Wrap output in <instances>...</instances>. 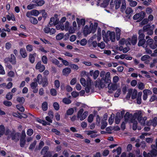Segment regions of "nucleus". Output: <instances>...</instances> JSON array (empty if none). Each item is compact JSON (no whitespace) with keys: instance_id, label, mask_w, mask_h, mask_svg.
I'll use <instances>...</instances> for the list:
<instances>
[{"instance_id":"obj_1","label":"nucleus","mask_w":157,"mask_h":157,"mask_svg":"<svg viewBox=\"0 0 157 157\" xmlns=\"http://www.w3.org/2000/svg\"><path fill=\"white\" fill-rule=\"evenodd\" d=\"M49 147L48 146H44L41 150L40 154L43 155V157H51L52 154L51 151H48Z\"/></svg>"},{"instance_id":"obj_2","label":"nucleus","mask_w":157,"mask_h":157,"mask_svg":"<svg viewBox=\"0 0 157 157\" xmlns=\"http://www.w3.org/2000/svg\"><path fill=\"white\" fill-rule=\"evenodd\" d=\"M146 14L144 12L142 11L134 15L133 17V19L136 20L139 19L138 21H142L144 17Z\"/></svg>"},{"instance_id":"obj_3","label":"nucleus","mask_w":157,"mask_h":157,"mask_svg":"<svg viewBox=\"0 0 157 157\" xmlns=\"http://www.w3.org/2000/svg\"><path fill=\"white\" fill-rule=\"evenodd\" d=\"M107 34H109L108 36V39L106 41H109L111 40L112 42H114L115 40V33L114 32H110L109 31H107Z\"/></svg>"},{"instance_id":"obj_4","label":"nucleus","mask_w":157,"mask_h":157,"mask_svg":"<svg viewBox=\"0 0 157 157\" xmlns=\"http://www.w3.org/2000/svg\"><path fill=\"white\" fill-rule=\"evenodd\" d=\"M146 44L149 45V47L151 49H154L156 48V46L155 44V42L154 43V40L152 39H149L146 41Z\"/></svg>"},{"instance_id":"obj_5","label":"nucleus","mask_w":157,"mask_h":157,"mask_svg":"<svg viewBox=\"0 0 157 157\" xmlns=\"http://www.w3.org/2000/svg\"><path fill=\"white\" fill-rule=\"evenodd\" d=\"M36 69L38 70L40 72H42L44 71L45 67L44 65L41 64V61H40L36 64Z\"/></svg>"},{"instance_id":"obj_6","label":"nucleus","mask_w":157,"mask_h":157,"mask_svg":"<svg viewBox=\"0 0 157 157\" xmlns=\"http://www.w3.org/2000/svg\"><path fill=\"white\" fill-rule=\"evenodd\" d=\"M124 117V121L126 123H127L128 121L131 122L133 120L132 114L130 113L129 112H126Z\"/></svg>"},{"instance_id":"obj_7","label":"nucleus","mask_w":157,"mask_h":157,"mask_svg":"<svg viewBox=\"0 0 157 157\" xmlns=\"http://www.w3.org/2000/svg\"><path fill=\"white\" fill-rule=\"evenodd\" d=\"M142 114L140 110L137 111L136 112L132 115L133 119L134 120L137 119L138 121L142 118Z\"/></svg>"},{"instance_id":"obj_8","label":"nucleus","mask_w":157,"mask_h":157,"mask_svg":"<svg viewBox=\"0 0 157 157\" xmlns=\"http://www.w3.org/2000/svg\"><path fill=\"white\" fill-rule=\"evenodd\" d=\"M20 133H15L13 131L11 133V136L12 140H14L15 142H17L19 140V136Z\"/></svg>"},{"instance_id":"obj_9","label":"nucleus","mask_w":157,"mask_h":157,"mask_svg":"<svg viewBox=\"0 0 157 157\" xmlns=\"http://www.w3.org/2000/svg\"><path fill=\"white\" fill-rule=\"evenodd\" d=\"M152 148V150L150 151V153L151 154V155L153 157L157 155V145H152L151 146Z\"/></svg>"},{"instance_id":"obj_10","label":"nucleus","mask_w":157,"mask_h":157,"mask_svg":"<svg viewBox=\"0 0 157 157\" xmlns=\"http://www.w3.org/2000/svg\"><path fill=\"white\" fill-rule=\"evenodd\" d=\"M83 32L85 36L87 35L88 34L91 33L92 31L91 29V28H90H90H89L88 26L87 25H86L84 28Z\"/></svg>"},{"instance_id":"obj_11","label":"nucleus","mask_w":157,"mask_h":157,"mask_svg":"<svg viewBox=\"0 0 157 157\" xmlns=\"http://www.w3.org/2000/svg\"><path fill=\"white\" fill-rule=\"evenodd\" d=\"M76 21L77 22L78 27H80L81 25L84 26L85 24V19L82 18L80 20L79 18H76Z\"/></svg>"},{"instance_id":"obj_12","label":"nucleus","mask_w":157,"mask_h":157,"mask_svg":"<svg viewBox=\"0 0 157 157\" xmlns=\"http://www.w3.org/2000/svg\"><path fill=\"white\" fill-rule=\"evenodd\" d=\"M90 73L91 76H93L94 79H96L99 74V71L98 70H96L94 72L93 71H90Z\"/></svg>"},{"instance_id":"obj_13","label":"nucleus","mask_w":157,"mask_h":157,"mask_svg":"<svg viewBox=\"0 0 157 157\" xmlns=\"http://www.w3.org/2000/svg\"><path fill=\"white\" fill-rule=\"evenodd\" d=\"M98 26V23L97 22H95L94 24H93L92 23L90 24V28H91V29L92 32L94 33L97 28Z\"/></svg>"},{"instance_id":"obj_14","label":"nucleus","mask_w":157,"mask_h":157,"mask_svg":"<svg viewBox=\"0 0 157 157\" xmlns=\"http://www.w3.org/2000/svg\"><path fill=\"white\" fill-rule=\"evenodd\" d=\"M92 39L91 38L88 41V43L89 44V46L90 47L92 46L94 48H95L96 47L97 45H98V44L96 41H92Z\"/></svg>"},{"instance_id":"obj_15","label":"nucleus","mask_w":157,"mask_h":157,"mask_svg":"<svg viewBox=\"0 0 157 157\" xmlns=\"http://www.w3.org/2000/svg\"><path fill=\"white\" fill-rule=\"evenodd\" d=\"M71 72V70L69 67H66L63 69L62 72L64 75L67 76Z\"/></svg>"},{"instance_id":"obj_16","label":"nucleus","mask_w":157,"mask_h":157,"mask_svg":"<svg viewBox=\"0 0 157 157\" xmlns=\"http://www.w3.org/2000/svg\"><path fill=\"white\" fill-rule=\"evenodd\" d=\"M9 61L13 65H15L16 64V59L14 55L11 54V58L9 59Z\"/></svg>"},{"instance_id":"obj_17","label":"nucleus","mask_w":157,"mask_h":157,"mask_svg":"<svg viewBox=\"0 0 157 157\" xmlns=\"http://www.w3.org/2000/svg\"><path fill=\"white\" fill-rule=\"evenodd\" d=\"M130 40L131 43L133 45L136 44L137 42V36L136 35H134L132 37L131 39H130Z\"/></svg>"},{"instance_id":"obj_18","label":"nucleus","mask_w":157,"mask_h":157,"mask_svg":"<svg viewBox=\"0 0 157 157\" xmlns=\"http://www.w3.org/2000/svg\"><path fill=\"white\" fill-rule=\"evenodd\" d=\"M20 54L22 57L25 58L27 56V54L25 48H21L20 50Z\"/></svg>"},{"instance_id":"obj_19","label":"nucleus","mask_w":157,"mask_h":157,"mask_svg":"<svg viewBox=\"0 0 157 157\" xmlns=\"http://www.w3.org/2000/svg\"><path fill=\"white\" fill-rule=\"evenodd\" d=\"M120 113L119 112L117 113L115 118V123L118 124L119 123L121 120Z\"/></svg>"},{"instance_id":"obj_20","label":"nucleus","mask_w":157,"mask_h":157,"mask_svg":"<svg viewBox=\"0 0 157 157\" xmlns=\"http://www.w3.org/2000/svg\"><path fill=\"white\" fill-rule=\"evenodd\" d=\"M138 34L139 36H138V39H144L145 38V35L144 33L142 31V30H139L138 32Z\"/></svg>"},{"instance_id":"obj_21","label":"nucleus","mask_w":157,"mask_h":157,"mask_svg":"<svg viewBox=\"0 0 157 157\" xmlns=\"http://www.w3.org/2000/svg\"><path fill=\"white\" fill-rule=\"evenodd\" d=\"M51 62L57 65L59 67H61L62 65V64H59V61L55 58L52 59L51 60Z\"/></svg>"},{"instance_id":"obj_22","label":"nucleus","mask_w":157,"mask_h":157,"mask_svg":"<svg viewBox=\"0 0 157 157\" xmlns=\"http://www.w3.org/2000/svg\"><path fill=\"white\" fill-rule=\"evenodd\" d=\"M106 85L105 84V80L104 78H102L100 80V87L101 88H103Z\"/></svg>"},{"instance_id":"obj_23","label":"nucleus","mask_w":157,"mask_h":157,"mask_svg":"<svg viewBox=\"0 0 157 157\" xmlns=\"http://www.w3.org/2000/svg\"><path fill=\"white\" fill-rule=\"evenodd\" d=\"M151 28L150 25L147 24L143 26V29H140L144 33L147 32Z\"/></svg>"},{"instance_id":"obj_24","label":"nucleus","mask_w":157,"mask_h":157,"mask_svg":"<svg viewBox=\"0 0 157 157\" xmlns=\"http://www.w3.org/2000/svg\"><path fill=\"white\" fill-rule=\"evenodd\" d=\"M42 83V85L43 87H46L48 85V81L46 76H44L43 77Z\"/></svg>"},{"instance_id":"obj_25","label":"nucleus","mask_w":157,"mask_h":157,"mask_svg":"<svg viewBox=\"0 0 157 157\" xmlns=\"http://www.w3.org/2000/svg\"><path fill=\"white\" fill-rule=\"evenodd\" d=\"M131 122L133 124L132 125V129L134 130H136L137 128V126L138 123L137 120L133 119L131 121Z\"/></svg>"},{"instance_id":"obj_26","label":"nucleus","mask_w":157,"mask_h":157,"mask_svg":"<svg viewBox=\"0 0 157 157\" xmlns=\"http://www.w3.org/2000/svg\"><path fill=\"white\" fill-rule=\"evenodd\" d=\"M110 0H104L102 3L101 4L100 6L104 8L106 7L109 5Z\"/></svg>"},{"instance_id":"obj_27","label":"nucleus","mask_w":157,"mask_h":157,"mask_svg":"<svg viewBox=\"0 0 157 157\" xmlns=\"http://www.w3.org/2000/svg\"><path fill=\"white\" fill-rule=\"evenodd\" d=\"M139 42L138 43V45L139 46H141L143 45L146 42V40L145 39H138Z\"/></svg>"},{"instance_id":"obj_28","label":"nucleus","mask_w":157,"mask_h":157,"mask_svg":"<svg viewBox=\"0 0 157 157\" xmlns=\"http://www.w3.org/2000/svg\"><path fill=\"white\" fill-rule=\"evenodd\" d=\"M35 2L36 4V6H41L45 3V1L43 0H36Z\"/></svg>"},{"instance_id":"obj_29","label":"nucleus","mask_w":157,"mask_h":157,"mask_svg":"<svg viewBox=\"0 0 157 157\" xmlns=\"http://www.w3.org/2000/svg\"><path fill=\"white\" fill-rule=\"evenodd\" d=\"M126 8V4L125 0H122V5L121 7V11L123 12Z\"/></svg>"},{"instance_id":"obj_30","label":"nucleus","mask_w":157,"mask_h":157,"mask_svg":"<svg viewBox=\"0 0 157 157\" xmlns=\"http://www.w3.org/2000/svg\"><path fill=\"white\" fill-rule=\"evenodd\" d=\"M5 132V128L3 125H0V137L3 135Z\"/></svg>"},{"instance_id":"obj_31","label":"nucleus","mask_w":157,"mask_h":157,"mask_svg":"<svg viewBox=\"0 0 157 157\" xmlns=\"http://www.w3.org/2000/svg\"><path fill=\"white\" fill-rule=\"evenodd\" d=\"M122 2L121 0H116L115 2V9L116 10L119 9Z\"/></svg>"},{"instance_id":"obj_32","label":"nucleus","mask_w":157,"mask_h":157,"mask_svg":"<svg viewBox=\"0 0 157 157\" xmlns=\"http://www.w3.org/2000/svg\"><path fill=\"white\" fill-rule=\"evenodd\" d=\"M133 91V89H131L129 90L128 93H127V95L126 96V98L128 100H129L131 94H132V92Z\"/></svg>"},{"instance_id":"obj_33","label":"nucleus","mask_w":157,"mask_h":157,"mask_svg":"<svg viewBox=\"0 0 157 157\" xmlns=\"http://www.w3.org/2000/svg\"><path fill=\"white\" fill-rule=\"evenodd\" d=\"M102 37L105 41L107 40L108 39V36L109 34H107V32L106 33H105V30H103L102 32Z\"/></svg>"},{"instance_id":"obj_34","label":"nucleus","mask_w":157,"mask_h":157,"mask_svg":"<svg viewBox=\"0 0 157 157\" xmlns=\"http://www.w3.org/2000/svg\"><path fill=\"white\" fill-rule=\"evenodd\" d=\"M17 101L20 103V104H23L25 101V99L24 97H18L17 98Z\"/></svg>"},{"instance_id":"obj_35","label":"nucleus","mask_w":157,"mask_h":157,"mask_svg":"<svg viewBox=\"0 0 157 157\" xmlns=\"http://www.w3.org/2000/svg\"><path fill=\"white\" fill-rule=\"evenodd\" d=\"M108 88L109 90H115L117 88V86L116 84H111V85L109 86Z\"/></svg>"},{"instance_id":"obj_36","label":"nucleus","mask_w":157,"mask_h":157,"mask_svg":"<svg viewBox=\"0 0 157 157\" xmlns=\"http://www.w3.org/2000/svg\"><path fill=\"white\" fill-rule=\"evenodd\" d=\"M41 13H42V17H43L44 20L45 21L48 16L47 13L45 12V10H41Z\"/></svg>"},{"instance_id":"obj_37","label":"nucleus","mask_w":157,"mask_h":157,"mask_svg":"<svg viewBox=\"0 0 157 157\" xmlns=\"http://www.w3.org/2000/svg\"><path fill=\"white\" fill-rule=\"evenodd\" d=\"M48 103L46 101L44 102L42 105V108L44 111L47 110L48 109Z\"/></svg>"},{"instance_id":"obj_38","label":"nucleus","mask_w":157,"mask_h":157,"mask_svg":"<svg viewBox=\"0 0 157 157\" xmlns=\"http://www.w3.org/2000/svg\"><path fill=\"white\" fill-rule=\"evenodd\" d=\"M13 96V94L11 92H9L6 94V98L7 100H10L12 99Z\"/></svg>"},{"instance_id":"obj_39","label":"nucleus","mask_w":157,"mask_h":157,"mask_svg":"<svg viewBox=\"0 0 157 157\" xmlns=\"http://www.w3.org/2000/svg\"><path fill=\"white\" fill-rule=\"evenodd\" d=\"M88 115V112L87 111H85L82 115L80 117V120L82 121L86 118Z\"/></svg>"},{"instance_id":"obj_40","label":"nucleus","mask_w":157,"mask_h":157,"mask_svg":"<svg viewBox=\"0 0 157 157\" xmlns=\"http://www.w3.org/2000/svg\"><path fill=\"white\" fill-rule=\"evenodd\" d=\"M101 124L102 125L101 127V129H105L107 125V123L106 121H105L104 120H102Z\"/></svg>"},{"instance_id":"obj_41","label":"nucleus","mask_w":157,"mask_h":157,"mask_svg":"<svg viewBox=\"0 0 157 157\" xmlns=\"http://www.w3.org/2000/svg\"><path fill=\"white\" fill-rule=\"evenodd\" d=\"M137 91L136 89H134L132 92V99H135L136 98Z\"/></svg>"},{"instance_id":"obj_42","label":"nucleus","mask_w":157,"mask_h":157,"mask_svg":"<svg viewBox=\"0 0 157 157\" xmlns=\"http://www.w3.org/2000/svg\"><path fill=\"white\" fill-rule=\"evenodd\" d=\"M147 120V117H144L143 119L141 118L140 119L138 120V121L141 124L145 125V121Z\"/></svg>"},{"instance_id":"obj_43","label":"nucleus","mask_w":157,"mask_h":157,"mask_svg":"<svg viewBox=\"0 0 157 157\" xmlns=\"http://www.w3.org/2000/svg\"><path fill=\"white\" fill-rule=\"evenodd\" d=\"M74 112V110L73 108H71L68 109L66 112V114L67 115H72Z\"/></svg>"},{"instance_id":"obj_44","label":"nucleus","mask_w":157,"mask_h":157,"mask_svg":"<svg viewBox=\"0 0 157 157\" xmlns=\"http://www.w3.org/2000/svg\"><path fill=\"white\" fill-rule=\"evenodd\" d=\"M64 36V34L60 33L57 35L56 36V39L57 40H60L62 39Z\"/></svg>"},{"instance_id":"obj_45","label":"nucleus","mask_w":157,"mask_h":157,"mask_svg":"<svg viewBox=\"0 0 157 157\" xmlns=\"http://www.w3.org/2000/svg\"><path fill=\"white\" fill-rule=\"evenodd\" d=\"M29 20L31 23L33 24L36 25L38 23V21L37 19L35 17H31L30 18Z\"/></svg>"},{"instance_id":"obj_46","label":"nucleus","mask_w":157,"mask_h":157,"mask_svg":"<svg viewBox=\"0 0 157 157\" xmlns=\"http://www.w3.org/2000/svg\"><path fill=\"white\" fill-rule=\"evenodd\" d=\"M37 81L39 84H41L42 83L43 78L42 75H38L37 77Z\"/></svg>"},{"instance_id":"obj_47","label":"nucleus","mask_w":157,"mask_h":157,"mask_svg":"<svg viewBox=\"0 0 157 157\" xmlns=\"http://www.w3.org/2000/svg\"><path fill=\"white\" fill-rule=\"evenodd\" d=\"M36 140H34L33 142L30 145L29 147V150H33V149L34 148L36 144Z\"/></svg>"},{"instance_id":"obj_48","label":"nucleus","mask_w":157,"mask_h":157,"mask_svg":"<svg viewBox=\"0 0 157 157\" xmlns=\"http://www.w3.org/2000/svg\"><path fill=\"white\" fill-rule=\"evenodd\" d=\"M63 102L65 104H69L71 103V101L67 98H64L63 100Z\"/></svg>"},{"instance_id":"obj_49","label":"nucleus","mask_w":157,"mask_h":157,"mask_svg":"<svg viewBox=\"0 0 157 157\" xmlns=\"http://www.w3.org/2000/svg\"><path fill=\"white\" fill-rule=\"evenodd\" d=\"M29 59L30 62L31 63H33L35 61V58L33 57V55H29Z\"/></svg>"},{"instance_id":"obj_50","label":"nucleus","mask_w":157,"mask_h":157,"mask_svg":"<svg viewBox=\"0 0 157 157\" xmlns=\"http://www.w3.org/2000/svg\"><path fill=\"white\" fill-rule=\"evenodd\" d=\"M41 60L44 64H46L48 63V59L46 56L44 55L42 56Z\"/></svg>"},{"instance_id":"obj_51","label":"nucleus","mask_w":157,"mask_h":157,"mask_svg":"<svg viewBox=\"0 0 157 157\" xmlns=\"http://www.w3.org/2000/svg\"><path fill=\"white\" fill-rule=\"evenodd\" d=\"M133 12V10L130 7H127L125 11V13L127 14H129L132 13Z\"/></svg>"},{"instance_id":"obj_52","label":"nucleus","mask_w":157,"mask_h":157,"mask_svg":"<svg viewBox=\"0 0 157 157\" xmlns=\"http://www.w3.org/2000/svg\"><path fill=\"white\" fill-rule=\"evenodd\" d=\"M16 108L21 112H23L25 110V108L22 106L20 105H16Z\"/></svg>"},{"instance_id":"obj_53","label":"nucleus","mask_w":157,"mask_h":157,"mask_svg":"<svg viewBox=\"0 0 157 157\" xmlns=\"http://www.w3.org/2000/svg\"><path fill=\"white\" fill-rule=\"evenodd\" d=\"M32 15L35 16H37L39 14V11L36 10H33L31 11Z\"/></svg>"},{"instance_id":"obj_54","label":"nucleus","mask_w":157,"mask_h":157,"mask_svg":"<svg viewBox=\"0 0 157 157\" xmlns=\"http://www.w3.org/2000/svg\"><path fill=\"white\" fill-rule=\"evenodd\" d=\"M80 82L83 86H85L87 85L86 81L85 78H81L80 79Z\"/></svg>"},{"instance_id":"obj_55","label":"nucleus","mask_w":157,"mask_h":157,"mask_svg":"<svg viewBox=\"0 0 157 157\" xmlns=\"http://www.w3.org/2000/svg\"><path fill=\"white\" fill-rule=\"evenodd\" d=\"M98 47H100L101 49H103L105 47V44L104 42H101L98 44Z\"/></svg>"},{"instance_id":"obj_56","label":"nucleus","mask_w":157,"mask_h":157,"mask_svg":"<svg viewBox=\"0 0 157 157\" xmlns=\"http://www.w3.org/2000/svg\"><path fill=\"white\" fill-rule=\"evenodd\" d=\"M138 88L140 90H143L144 88V83L141 82H138Z\"/></svg>"},{"instance_id":"obj_57","label":"nucleus","mask_w":157,"mask_h":157,"mask_svg":"<svg viewBox=\"0 0 157 157\" xmlns=\"http://www.w3.org/2000/svg\"><path fill=\"white\" fill-rule=\"evenodd\" d=\"M152 125L155 127L157 125V117H155L153 120H151Z\"/></svg>"},{"instance_id":"obj_58","label":"nucleus","mask_w":157,"mask_h":157,"mask_svg":"<svg viewBox=\"0 0 157 157\" xmlns=\"http://www.w3.org/2000/svg\"><path fill=\"white\" fill-rule=\"evenodd\" d=\"M69 66L75 70H77L78 69V67L77 65L75 64H71V63H70Z\"/></svg>"},{"instance_id":"obj_59","label":"nucleus","mask_w":157,"mask_h":157,"mask_svg":"<svg viewBox=\"0 0 157 157\" xmlns=\"http://www.w3.org/2000/svg\"><path fill=\"white\" fill-rule=\"evenodd\" d=\"M84 111L83 109L82 108L80 109L78 111L77 114V117L78 118H80L81 117L82 113Z\"/></svg>"},{"instance_id":"obj_60","label":"nucleus","mask_w":157,"mask_h":157,"mask_svg":"<svg viewBox=\"0 0 157 157\" xmlns=\"http://www.w3.org/2000/svg\"><path fill=\"white\" fill-rule=\"evenodd\" d=\"M94 115L93 114H90L88 117L87 121L89 123H91L94 119Z\"/></svg>"},{"instance_id":"obj_61","label":"nucleus","mask_w":157,"mask_h":157,"mask_svg":"<svg viewBox=\"0 0 157 157\" xmlns=\"http://www.w3.org/2000/svg\"><path fill=\"white\" fill-rule=\"evenodd\" d=\"M20 146L21 147H23L25 144L26 140L25 139H20Z\"/></svg>"},{"instance_id":"obj_62","label":"nucleus","mask_w":157,"mask_h":157,"mask_svg":"<svg viewBox=\"0 0 157 157\" xmlns=\"http://www.w3.org/2000/svg\"><path fill=\"white\" fill-rule=\"evenodd\" d=\"M50 94L53 96H56L57 95V92L56 90L54 89H51Z\"/></svg>"},{"instance_id":"obj_63","label":"nucleus","mask_w":157,"mask_h":157,"mask_svg":"<svg viewBox=\"0 0 157 157\" xmlns=\"http://www.w3.org/2000/svg\"><path fill=\"white\" fill-rule=\"evenodd\" d=\"M3 104L7 106H10L12 105V103L11 102L6 100L4 101Z\"/></svg>"},{"instance_id":"obj_64","label":"nucleus","mask_w":157,"mask_h":157,"mask_svg":"<svg viewBox=\"0 0 157 157\" xmlns=\"http://www.w3.org/2000/svg\"><path fill=\"white\" fill-rule=\"evenodd\" d=\"M87 43V40L86 39H82L80 41V44L81 45H85Z\"/></svg>"}]
</instances>
